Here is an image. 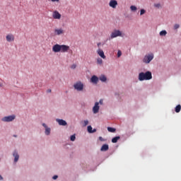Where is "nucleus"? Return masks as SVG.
Segmentation results:
<instances>
[{"instance_id":"obj_1","label":"nucleus","mask_w":181,"mask_h":181,"mask_svg":"<svg viewBox=\"0 0 181 181\" xmlns=\"http://www.w3.org/2000/svg\"><path fill=\"white\" fill-rule=\"evenodd\" d=\"M152 79V74L150 71L146 73H140L138 74V80L140 81H148Z\"/></svg>"},{"instance_id":"obj_2","label":"nucleus","mask_w":181,"mask_h":181,"mask_svg":"<svg viewBox=\"0 0 181 181\" xmlns=\"http://www.w3.org/2000/svg\"><path fill=\"white\" fill-rule=\"evenodd\" d=\"M74 88H75L76 91H83L84 85L81 82H76L75 84H74Z\"/></svg>"},{"instance_id":"obj_3","label":"nucleus","mask_w":181,"mask_h":181,"mask_svg":"<svg viewBox=\"0 0 181 181\" xmlns=\"http://www.w3.org/2000/svg\"><path fill=\"white\" fill-rule=\"evenodd\" d=\"M152 59H153V54H150L144 56V58L143 59V62L146 64H149L152 61Z\"/></svg>"},{"instance_id":"obj_4","label":"nucleus","mask_w":181,"mask_h":181,"mask_svg":"<svg viewBox=\"0 0 181 181\" xmlns=\"http://www.w3.org/2000/svg\"><path fill=\"white\" fill-rule=\"evenodd\" d=\"M117 37H121V31H119V30H113V32H112V33L110 34V38L113 39Z\"/></svg>"},{"instance_id":"obj_5","label":"nucleus","mask_w":181,"mask_h":181,"mask_svg":"<svg viewBox=\"0 0 181 181\" xmlns=\"http://www.w3.org/2000/svg\"><path fill=\"white\" fill-rule=\"evenodd\" d=\"M15 118H16L15 115L4 117V118H2V122H12L13 120H15Z\"/></svg>"},{"instance_id":"obj_6","label":"nucleus","mask_w":181,"mask_h":181,"mask_svg":"<svg viewBox=\"0 0 181 181\" xmlns=\"http://www.w3.org/2000/svg\"><path fill=\"white\" fill-rule=\"evenodd\" d=\"M61 49H62V45L57 44L53 45L52 51H53L54 53H58L60 52Z\"/></svg>"},{"instance_id":"obj_7","label":"nucleus","mask_w":181,"mask_h":181,"mask_svg":"<svg viewBox=\"0 0 181 181\" xmlns=\"http://www.w3.org/2000/svg\"><path fill=\"white\" fill-rule=\"evenodd\" d=\"M52 16L53 19H57V20L61 19V14L57 11H53Z\"/></svg>"},{"instance_id":"obj_8","label":"nucleus","mask_w":181,"mask_h":181,"mask_svg":"<svg viewBox=\"0 0 181 181\" xmlns=\"http://www.w3.org/2000/svg\"><path fill=\"white\" fill-rule=\"evenodd\" d=\"M118 5V2L116 0H110L109 2V6L112 8H116Z\"/></svg>"},{"instance_id":"obj_9","label":"nucleus","mask_w":181,"mask_h":181,"mask_svg":"<svg viewBox=\"0 0 181 181\" xmlns=\"http://www.w3.org/2000/svg\"><path fill=\"white\" fill-rule=\"evenodd\" d=\"M54 35H62L64 34V30L62 28H56L54 30Z\"/></svg>"},{"instance_id":"obj_10","label":"nucleus","mask_w":181,"mask_h":181,"mask_svg":"<svg viewBox=\"0 0 181 181\" xmlns=\"http://www.w3.org/2000/svg\"><path fill=\"white\" fill-rule=\"evenodd\" d=\"M6 40H7V42H11L13 41H15V36L11 34H8L7 35V36H6Z\"/></svg>"},{"instance_id":"obj_11","label":"nucleus","mask_w":181,"mask_h":181,"mask_svg":"<svg viewBox=\"0 0 181 181\" xmlns=\"http://www.w3.org/2000/svg\"><path fill=\"white\" fill-rule=\"evenodd\" d=\"M100 110V106H98V102L95 103V105L93 106V114L98 113Z\"/></svg>"},{"instance_id":"obj_12","label":"nucleus","mask_w":181,"mask_h":181,"mask_svg":"<svg viewBox=\"0 0 181 181\" xmlns=\"http://www.w3.org/2000/svg\"><path fill=\"white\" fill-rule=\"evenodd\" d=\"M69 46L62 45V48H61V50L59 52L66 53L69 51Z\"/></svg>"},{"instance_id":"obj_13","label":"nucleus","mask_w":181,"mask_h":181,"mask_svg":"<svg viewBox=\"0 0 181 181\" xmlns=\"http://www.w3.org/2000/svg\"><path fill=\"white\" fill-rule=\"evenodd\" d=\"M96 53H98V56L101 57V59H105V55H104V52L101 49L96 50Z\"/></svg>"},{"instance_id":"obj_14","label":"nucleus","mask_w":181,"mask_h":181,"mask_svg":"<svg viewBox=\"0 0 181 181\" xmlns=\"http://www.w3.org/2000/svg\"><path fill=\"white\" fill-rule=\"evenodd\" d=\"M57 122H58L59 126L66 127L67 125V122L63 119H57Z\"/></svg>"},{"instance_id":"obj_15","label":"nucleus","mask_w":181,"mask_h":181,"mask_svg":"<svg viewBox=\"0 0 181 181\" xmlns=\"http://www.w3.org/2000/svg\"><path fill=\"white\" fill-rule=\"evenodd\" d=\"M98 77H96V76H93L92 78H90V82L93 84L98 83Z\"/></svg>"},{"instance_id":"obj_16","label":"nucleus","mask_w":181,"mask_h":181,"mask_svg":"<svg viewBox=\"0 0 181 181\" xmlns=\"http://www.w3.org/2000/svg\"><path fill=\"white\" fill-rule=\"evenodd\" d=\"M109 150V145L107 144H104L101 146L100 151L103 152L107 151Z\"/></svg>"},{"instance_id":"obj_17","label":"nucleus","mask_w":181,"mask_h":181,"mask_svg":"<svg viewBox=\"0 0 181 181\" xmlns=\"http://www.w3.org/2000/svg\"><path fill=\"white\" fill-rule=\"evenodd\" d=\"M42 127H44V128H45V135H49L50 134V128L47 127V125L45 123L42 124Z\"/></svg>"},{"instance_id":"obj_18","label":"nucleus","mask_w":181,"mask_h":181,"mask_svg":"<svg viewBox=\"0 0 181 181\" xmlns=\"http://www.w3.org/2000/svg\"><path fill=\"white\" fill-rule=\"evenodd\" d=\"M13 157H15V163L18 162L19 160V155L18 154V152L15 151V152H13Z\"/></svg>"},{"instance_id":"obj_19","label":"nucleus","mask_w":181,"mask_h":181,"mask_svg":"<svg viewBox=\"0 0 181 181\" xmlns=\"http://www.w3.org/2000/svg\"><path fill=\"white\" fill-rule=\"evenodd\" d=\"M98 79H99L100 81H101V82H105V81L107 80V78H105V76L104 75H101V76H100V78H98Z\"/></svg>"},{"instance_id":"obj_20","label":"nucleus","mask_w":181,"mask_h":181,"mask_svg":"<svg viewBox=\"0 0 181 181\" xmlns=\"http://www.w3.org/2000/svg\"><path fill=\"white\" fill-rule=\"evenodd\" d=\"M119 140V136H115L112 139V143L117 144V142Z\"/></svg>"},{"instance_id":"obj_21","label":"nucleus","mask_w":181,"mask_h":181,"mask_svg":"<svg viewBox=\"0 0 181 181\" xmlns=\"http://www.w3.org/2000/svg\"><path fill=\"white\" fill-rule=\"evenodd\" d=\"M107 131L110 133H115V128H112V127H107Z\"/></svg>"},{"instance_id":"obj_22","label":"nucleus","mask_w":181,"mask_h":181,"mask_svg":"<svg viewBox=\"0 0 181 181\" xmlns=\"http://www.w3.org/2000/svg\"><path fill=\"white\" fill-rule=\"evenodd\" d=\"M181 110V105H178L175 107V112L178 113Z\"/></svg>"},{"instance_id":"obj_23","label":"nucleus","mask_w":181,"mask_h":181,"mask_svg":"<svg viewBox=\"0 0 181 181\" xmlns=\"http://www.w3.org/2000/svg\"><path fill=\"white\" fill-rule=\"evenodd\" d=\"M136 11V6H130V11L135 12Z\"/></svg>"},{"instance_id":"obj_24","label":"nucleus","mask_w":181,"mask_h":181,"mask_svg":"<svg viewBox=\"0 0 181 181\" xmlns=\"http://www.w3.org/2000/svg\"><path fill=\"white\" fill-rule=\"evenodd\" d=\"M166 34V30H161V32H160V36H165Z\"/></svg>"},{"instance_id":"obj_25","label":"nucleus","mask_w":181,"mask_h":181,"mask_svg":"<svg viewBox=\"0 0 181 181\" xmlns=\"http://www.w3.org/2000/svg\"><path fill=\"white\" fill-rule=\"evenodd\" d=\"M96 64H98L100 65L103 64V59L98 58V59H96Z\"/></svg>"},{"instance_id":"obj_26","label":"nucleus","mask_w":181,"mask_h":181,"mask_svg":"<svg viewBox=\"0 0 181 181\" xmlns=\"http://www.w3.org/2000/svg\"><path fill=\"white\" fill-rule=\"evenodd\" d=\"M87 124H88V120L83 121V127H86Z\"/></svg>"},{"instance_id":"obj_27","label":"nucleus","mask_w":181,"mask_h":181,"mask_svg":"<svg viewBox=\"0 0 181 181\" xmlns=\"http://www.w3.org/2000/svg\"><path fill=\"white\" fill-rule=\"evenodd\" d=\"M75 135L70 136V141H75Z\"/></svg>"},{"instance_id":"obj_28","label":"nucleus","mask_w":181,"mask_h":181,"mask_svg":"<svg viewBox=\"0 0 181 181\" xmlns=\"http://www.w3.org/2000/svg\"><path fill=\"white\" fill-rule=\"evenodd\" d=\"M146 13V11L144 9H141L140 11V16H143Z\"/></svg>"},{"instance_id":"obj_29","label":"nucleus","mask_w":181,"mask_h":181,"mask_svg":"<svg viewBox=\"0 0 181 181\" xmlns=\"http://www.w3.org/2000/svg\"><path fill=\"white\" fill-rule=\"evenodd\" d=\"M93 129H92V126H88L87 127V132H90V131H92Z\"/></svg>"},{"instance_id":"obj_30","label":"nucleus","mask_w":181,"mask_h":181,"mask_svg":"<svg viewBox=\"0 0 181 181\" xmlns=\"http://www.w3.org/2000/svg\"><path fill=\"white\" fill-rule=\"evenodd\" d=\"M117 57H121V51L120 50H118V52L117 54Z\"/></svg>"},{"instance_id":"obj_31","label":"nucleus","mask_w":181,"mask_h":181,"mask_svg":"<svg viewBox=\"0 0 181 181\" xmlns=\"http://www.w3.org/2000/svg\"><path fill=\"white\" fill-rule=\"evenodd\" d=\"M89 132L90 134H93V133L96 132V129H93L90 130V132Z\"/></svg>"},{"instance_id":"obj_32","label":"nucleus","mask_w":181,"mask_h":181,"mask_svg":"<svg viewBox=\"0 0 181 181\" xmlns=\"http://www.w3.org/2000/svg\"><path fill=\"white\" fill-rule=\"evenodd\" d=\"M178 28H180V25L178 24H175L174 25V29L177 30V29H178Z\"/></svg>"},{"instance_id":"obj_33","label":"nucleus","mask_w":181,"mask_h":181,"mask_svg":"<svg viewBox=\"0 0 181 181\" xmlns=\"http://www.w3.org/2000/svg\"><path fill=\"white\" fill-rule=\"evenodd\" d=\"M76 68V65L74 64L72 66H71V69H75Z\"/></svg>"},{"instance_id":"obj_34","label":"nucleus","mask_w":181,"mask_h":181,"mask_svg":"<svg viewBox=\"0 0 181 181\" xmlns=\"http://www.w3.org/2000/svg\"><path fill=\"white\" fill-rule=\"evenodd\" d=\"M154 6H156V8H160V4H154Z\"/></svg>"},{"instance_id":"obj_35","label":"nucleus","mask_w":181,"mask_h":181,"mask_svg":"<svg viewBox=\"0 0 181 181\" xmlns=\"http://www.w3.org/2000/svg\"><path fill=\"white\" fill-rule=\"evenodd\" d=\"M52 179H53V180L58 179V175H54V176H53Z\"/></svg>"},{"instance_id":"obj_36","label":"nucleus","mask_w":181,"mask_h":181,"mask_svg":"<svg viewBox=\"0 0 181 181\" xmlns=\"http://www.w3.org/2000/svg\"><path fill=\"white\" fill-rule=\"evenodd\" d=\"M52 2H59V0H50Z\"/></svg>"},{"instance_id":"obj_37","label":"nucleus","mask_w":181,"mask_h":181,"mask_svg":"<svg viewBox=\"0 0 181 181\" xmlns=\"http://www.w3.org/2000/svg\"><path fill=\"white\" fill-rule=\"evenodd\" d=\"M103 105V100H100V102L98 103V105Z\"/></svg>"},{"instance_id":"obj_38","label":"nucleus","mask_w":181,"mask_h":181,"mask_svg":"<svg viewBox=\"0 0 181 181\" xmlns=\"http://www.w3.org/2000/svg\"><path fill=\"white\" fill-rule=\"evenodd\" d=\"M47 93H52V90H51V89H48V90H47Z\"/></svg>"},{"instance_id":"obj_39","label":"nucleus","mask_w":181,"mask_h":181,"mask_svg":"<svg viewBox=\"0 0 181 181\" xmlns=\"http://www.w3.org/2000/svg\"><path fill=\"white\" fill-rule=\"evenodd\" d=\"M99 139L100 141H104V139H103V137H101V136H100Z\"/></svg>"},{"instance_id":"obj_40","label":"nucleus","mask_w":181,"mask_h":181,"mask_svg":"<svg viewBox=\"0 0 181 181\" xmlns=\"http://www.w3.org/2000/svg\"><path fill=\"white\" fill-rule=\"evenodd\" d=\"M4 178L2 177V176L0 175V181L2 180Z\"/></svg>"},{"instance_id":"obj_41","label":"nucleus","mask_w":181,"mask_h":181,"mask_svg":"<svg viewBox=\"0 0 181 181\" xmlns=\"http://www.w3.org/2000/svg\"><path fill=\"white\" fill-rule=\"evenodd\" d=\"M98 47H100V45H101V43H98Z\"/></svg>"}]
</instances>
